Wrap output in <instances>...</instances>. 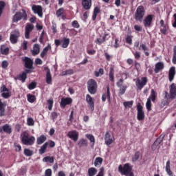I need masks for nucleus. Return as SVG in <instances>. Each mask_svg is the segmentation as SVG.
Listing matches in <instances>:
<instances>
[{"label": "nucleus", "mask_w": 176, "mask_h": 176, "mask_svg": "<svg viewBox=\"0 0 176 176\" xmlns=\"http://www.w3.org/2000/svg\"><path fill=\"white\" fill-rule=\"evenodd\" d=\"M22 143L25 145H32L35 141L34 136L29 137V134L27 132H23L21 138Z\"/></svg>", "instance_id": "1"}, {"label": "nucleus", "mask_w": 176, "mask_h": 176, "mask_svg": "<svg viewBox=\"0 0 176 176\" xmlns=\"http://www.w3.org/2000/svg\"><path fill=\"white\" fill-rule=\"evenodd\" d=\"M28 16L25 10H23L22 12H16L12 19L13 23H17L20 20L23 19L24 21H27Z\"/></svg>", "instance_id": "2"}, {"label": "nucleus", "mask_w": 176, "mask_h": 176, "mask_svg": "<svg viewBox=\"0 0 176 176\" xmlns=\"http://www.w3.org/2000/svg\"><path fill=\"white\" fill-rule=\"evenodd\" d=\"M144 15H145V11H144V7L140 6L137 8V10L135 13V19L137 21L142 22Z\"/></svg>", "instance_id": "3"}, {"label": "nucleus", "mask_w": 176, "mask_h": 176, "mask_svg": "<svg viewBox=\"0 0 176 176\" xmlns=\"http://www.w3.org/2000/svg\"><path fill=\"white\" fill-rule=\"evenodd\" d=\"M20 37V32L18 29L13 30L10 33V41L12 44H16L18 42V39Z\"/></svg>", "instance_id": "4"}, {"label": "nucleus", "mask_w": 176, "mask_h": 176, "mask_svg": "<svg viewBox=\"0 0 176 176\" xmlns=\"http://www.w3.org/2000/svg\"><path fill=\"white\" fill-rule=\"evenodd\" d=\"M88 85V91L91 94H94L96 92L97 90V82L91 79L87 82Z\"/></svg>", "instance_id": "5"}, {"label": "nucleus", "mask_w": 176, "mask_h": 176, "mask_svg": "<svg viewBox=\"0 0 176 176\" xmlns=\"http://www.w3.org/2000/svg\"><path fill=\"white\" fill-rule=\"evenodd\" d=\"M132 168L130 166L129 164H124L123 166L120 165L118 167V170L122 175H126L131 172Z\"/></svg>", "instance_id": "6"}, {"label": "nucleus", "mask_w": 176, "mask_h": 176, "mask_svg": "<svg viewBox=\"0 0 176 176\" xmlns=\"http://www.w3.org/2000/svg\"><path fill=\"white\" fill-rule=\"evenodd\" d=\"M1 96L3 98H8L11 96V91L4 85H3L0 89Z\"/></svg>", "instance_id": "7"}, {"label": "nucleus", "mask_w": 176, "mask_h": 176, "mask_svg": "<svg viewBox=\"0 0 176 176\" xmlns=\"http://www.w3.org/2000/svg\"><path fill=\"white\" fill-rule=\"evenodd\" d=\"M147 82V78L146 77H143L141 78V80L139 78L137 79L135 85L137 87L141 90L146 85Z\"/></svg>", "instance_id": "8"}, {"label": "nucleus", "mask_w": 176, "mask_h": 176, "mask_svg": "<svg viewBox=\"0 0 176 176\" xmlns=\"http://www.w3.org/2000/svg\"><path fill=\"white\" fill-rule=\"evenodd\" d=\"M137 110H138V119L139 120H143L144 119V112L142 110V106L140 103H138L137 105Z\"/></svg>", "instance_id": "9"}, {"label": "nucleus", "mask_w": 176, "mask_h": 176, "mask_svg": "<svg viewBox=\"0 0 176 176\" xmlns=\"http://www.w3.org/2000/svg\"><path fill=\"white\" fill-rule=\"evenodd\" d=\"M32 10L34 13L38 14L39 17L41 18L43 16V8L41 6L34 5L32 6Z\"/></svg>", "instance_id": "10"}, {"label": "nucleus", "mask_w": 176, "mask_h": 176, "mask_svg": "<svg viewBox=\"0 0 176 176\" xmlns=\"http://www.w3.org/2000/svg\"><path fill=\"white\" fill-rule=\"evenodd\" d=\"M153 15H148L144 19L143 23L145 28L151 27V25L153 21Z\"/></svg>", "instance_id": "11"}, {"label": "nucleus", "mask_w": 176, "mask_h": 176, "mask_svg": "<svg viewBox=\"0 0 176 176\" xmlns=\"http://www.w3.org/2000/svg\"><path fill=\"white\" fill-rule=\"evenodd\" d=\"M34 25L32 24H27L25 26V37L28 39L30 38V33L33 30Z\"/></svg>", "instance_id": "12"}, {"label": "nucleus", "mask_w": 176, "mask_h": 176, "mask_svg": "<svg viewBox=\"0 0 176 176\" xmlns=\"http://www.w3.org/2000/svg\"><path fill=\"white\" fill-rule=\"evenodd\" d=\"M168 30V27L164 24V21L163 20L160 21V32L162 34L166 35L167 34V31Z\"/></svg>", "instance_id": "13"}, {"label": "nucleus", "mask_w": 176, "mask_h": 176, "mask_svg": "<svg viewBox=\"0 0 176 176\" xmlns=\"http://www.w3.org/2000/svg\"><path fill=\"white\" fill-rule=\"evenodd\" d=\"M45 69L46 71L45 81L47 84L51 85L52 82V75L50 74V70L47 67H45Z\"/></svg>", "instance_id": "14"}, {"label": "nucleus", "mask_w": 176, "mask_h": 176, "mask_svg": "<svg viewBox=\"0 0 176 176\" xmlns=\"http://www.w3.org/2000/svg\"><path fill=\"white\" fill-rule=\"evenodd\" d=\"M23 60L25 63V67L28 69H32V65H33V61L30 58L28 57H25Z\"/></svg>", "instance_id": "15"}, {"label": "nucleus", "mask_w": 176, "mask_h": 176, "mask_svg": "<svg viewBox=\"0 0 176 176\" xmlns=\"http://www.w3.org/2000/svg\"><path fill=\"white\" fill-rule=\"evenodd\" d=\"M68 136L70 139L73 140L74 142H76L78 139V133L76 131H69L68 133Z\"/></svg>", "instance_id": "16"}, {"label": "nucleus", "mask_w": 176, "mask_h": 176, "mask_svg": "<svg viewBox=\"0 0 176 176\" xmlns=\"http://www.w3.org/2000/svg\"><path fill=\"white\" fill-rule=\"evenodd\" d=\"M86 100L90 106L91 111H93L94 110V99L89 94H87L86 96Z\"/></svg>", "instance_id": "17"}, {"label": "nucleus", "mask_w": 176, "mask_h": 176, "mask_svg": "<svg viewBox=\"0 0 176 176\" xmlns=\"http://www.w3.org/2000/svg\"><path fill=\"white\" fill-rule=\"evenodd\" d=\"M82 6L85 10H89L91 7V0H82Z\"/></svg>", "instance_id": "18"}, {"label": "nucleus", "mask_w": 176, "mask_h": 176, "mask_svg": "<svg viewBox=\"0 0 176 176\" xmlns=\"http://www.w3.org/2000/svg\"><path fill=\"white\" fill-rule=\"evenodd\" d=\"M170 94L172 99L176 98V84L173 83L170 86Z\"/></svg>", "instance_id": "19"}, {"label": "nucleus", "mask_w": 176, "mask_h": 176, "mask_svg": "<svg viewBox=\"0 0 176 176\" xmlns=\"http://www.w3.org/2000/svg\"><path fill=\"white\" fill-rule=\"evenodd\" d=\"M72 102V100L70 98H62L60 101V107L65 108L66 105L71 104Z\"/></svg>", "instance_id": "20"}, {"label": "nucleus", "mask_w": 176, "mask_h": 176, "mask_svg": "<svg viewBox=\"0 0 176 176\" xmlns=\"http://www.w3.org/2000/svg\"><path fill=\"white\" fill-rule=\"evenodd\" d=\"M98 33L100 36L103 34L102 38H104V40L106 41L107 39H108L107 38V37L109 36V30L105 31L103 30V28H99Z\"/></svg>", "instance_id": "21"}, {"label": "nucleus", "mask_w": 176, "mask_h": 176, "mask_svg": "<svg viewBox=\"0 0 176 176\" xmlns=\"http://www.w3.org/2000/svg\"><path fill=\"white\" fill-rule=\"evenodd\" d=\"M3 131L5 133L10 134L12 133V128L8 124H5L2 127H0V131Z\"/></svg>", "instance_id": "22"}, {"label": "nucleus", "mask_w": 176, "mask_h": 176, "mask_svg": "<svg viewBox=\"0 0 176 176\" xmlns=\"http://www.w3.org/2000/svg\"><path fill=\"white\" fill-rule=\"evenodd\" d=\"M105 143L107 145H110L113 142V138L110 135L109 133L107 131L104 138Z\"/></svg>", "instance_id": "23"}, {"label": "nucleus", "mask_w": 176, "mask_h": 176, "mask_svg": "<svg viewBox=\"0 0 176 176\" xmlns=\"http://www.w3.org/2000/svg\"><path fill=\"white\" fill-rule=\"evenodd\" d=\"M164 67V65L162 62H159L155 65V72L157 74L160 71L162 70Z\"/></svg>", "instance_id": "24"}, {"label": "nucleus", "mask_w": 176, "mask_h": 176, "mask_svg": "<svg viewBox=\"0 0 176 176\" xmlns=\"http://www.w3.org/2000/svg\"><path fill=\"white\" fill-rule=\"evenodd\" d=\"M164 135H161L158 138L156 141L154 142L153 145L152 146V148L153 150L156 149L157 146L160 144V143L163 141Z\"/></svg>", "instance_id": "25"}, {"label": "nucleus", "mask_w": 176, "mask_h": 176, "mask_svg": "<svg viewBox=\"0 0 176 176\" xmlns=\"http://www.w3.org/2000/svg\"><path fill=\"white\" fill-rule=\"evenodd\" d=\"M33 56H36L40 52V45L38 44H35L33 46V50L31 51Z\"/></svg>", "instance_id": "26"}, {"label": "nucleus", "mask_w": 176, "mask_h": 176, "mask_svg": "<svg viewBox=\"0 0 176 176\" xmlns=\"http://www.w3.org/2000/svg\"><path fill=\"white\" fill-rule=\"evenodd\" d=\"M107 93L103 94L102 96V100L103 102H104L106 100V99H108V100L110 102L111 98H110V91H109V87H107Z\"/></svg>", "instance_id": "27"}, {"label": "nucleus", "mask_w": 176, "mask_h": 176, "mask_svg": "<svg viewBox=\"0 0 176 176\" xmlns=\"http://www.w3.org/2000/svg\"><path fill=\"white\" fill-rule=\"evenodd\" d=\"M175 75V67H171L170 69L169 75H168L169 80L170 82H172L173 80L174 79Z\"/></svg>", "instance_id": "28"}, {"label": "nucleus", "mask_w": 176, "mask_h": 176, "mask_svg": "<svg viewBox=\"0 0 176 176\" xmlns=\"http://www.w3.org/2000/svg\"><path fill=\"white\" fill-rule=\"evenodd\" d=\"M166 171L169 176H173V172L170 170V162L168 160L166 164Z\"/></svg>", "instance_id": "29"}, {"label": "nucleus", "mask_w": 176, "mask_h": 176, "mask_svg": "<svg viewBox=\"0 0 176 176\" xmlns=\"http://www.w3.org/2000/svg\"><path fill=\"white\" fill-rule=\"evenodd\" d=\"M1 54L3 55H8L9 53V48L5 45H1L0 47Z\"/></svg>", "instance_id": "30"}, {"label": "nucleus", "mask_w": 176, "mask_h": 176, "mask_svg": "<svg viewBox=\"0 0 176 176\" xmlns=\"http://www.w3.org/2000/svg\"><path fill=\"white\" fill-rule=\"evenodd\" d=\"M5 107L6 104L3 103L0 100V116H3L5 115Z\"/></svg>", "instance_id": "31"}, {"label": "nucleus", "mask_w": 176, "mask_h": 176, "mask_svg": "<svg viewBox=\"0 0 176 176\" xmlns=\"http://www.w3.org/2000/svg\"><path fill=\"white\" fill-rule=\"evenodd\" d=\"M98 172V170L95 168H90L88 169V175L94 176Z\"/></svg>", "instance_id": "32"}, {"label": "nucleus", "mask_w": 176, "mask_h": 176, "mask_svg": "<svg viewBox=\"0 0 176 176\" xmlns=\"http://www.w3.org/2000/svg\"><path fill=\"white\" fill-rule=\"evenodd\" d=\"M140 50H142L144 52V54L146 56H148L149 53L148 52V48L144 44L140 45V47L139 48Z\"/></svg>", "instance_id": "33"}, {"label": "nucleus", "mask_w": 176, "mask_h": 176, "mask_svg": "<svg viewBox=\"0 0 176 176\" xmlns=\"http://www.w3.org/2000/svg\"><path fill=\"white\" fill-rule=\"evenodd\" d=\"M51 50V46L48 45L47 47H45L43 50L42 51L41 54V57L43 58L47 53L48 50Z\"/></svg>", "instance_id": "34"}, {"label": "nucleus", "mask_w": 176, "mask_h": 176, "mask_svg": "<svg viewBox=\"0 0 176 176\" xmlns=\"http://www.w3.org/2000/svg\"><path fill=\"white\" fill-rule=\"evenodd\" d=\"M62 47L63 48H67L69 44V39L64 38L63 40L61 41Z\"/></svg>", "instance_id": "35"}, {"label": "nucleus", "mask_w": 176, "mask_h": 176, "mask_svg": "<svg viewBox=\"0 0 176 176\" xmlns=\"http://www.w3.org/2000/svg\"><path fill=\"white\" fill-rule=\"evenodd\" d=\"M43 162H50L52 164L54 162V159L53 157L51 156H47L43 159Z\"/></svg>", "instance_id": "36"}, {"label": "nucleus", "mask_w": 176, "mask_h": 176, "mask_svg": "<svg viewBox=\"0 0 176 176\" xmlns=\"http://www.w3.org/2000/svg\"><path fill=\"white\" fill-rule=\"evenodd\" d=\"M46 140V137L43 135H41L39 138H37V144H41Z\"/></svg>", "instance_id": "37"}, {"label": "nucleus", "mask_w": 176, "mask_h": 176, "mask_svg": "<svg viewBox=\"0 0 176 176\" xmlns=\"http://www.w3.org/2000/svg\"><path fill=\"white\" fill-rule=\"evenodd\" d=\"M100 8L98 7H96L94 10V14H93V16H92L93 21L96 20L97 14L98 13H100Z\"/></svg>", "instance_id": "38"}, {"label": "nucleus", "mask_w": 176, "mask_h": 176, "mask_svg": "<svg viewBox=\"0 0 176 176\" xmlns=\"http://www.w3.org/2000/svg\"><path fill=\"white\" fill-rule=\"evenodd\" d=\"M103 160L101 157H97L94 162V165L96 167L100 166L102 163Z\"/></svg>", "instance_id": "39"}, {"label": "nucleus", "mask_w": 176, "mask_h": 176, "mask_svg": "<svg viewBox=\"0 0 176 176\" xmlns=\"http://www.w3.org/2000/svg\"><path fill=\"white\" fill-rule=\"evenodd\" d=\"M48 143L45 142L39 149V153L43 154L45 152Z\"/></svg>", "instance_id": "40"}, {"label": "nucleus", "mask_w": 176, "mask_h": 176, "mask_svg": "<svg viewBox=\"0 0 176 176\" xmlns=\"http://www.w3.org/2000/svg\"><path fill=\"white\" fill-rule=\"evenodd\" d=\"M120 88V91H119V95L120 96H122L124 94L126 89H127V86L125 85V86H123V87H119Z\"/></svg>", "instance_id": "41"}, {"label": "nucleus", "mask_w": 176, "mask_h": 176, "mask_svg": "<svg viewBox=\"0 0 176 176\" xmlns=\"http://www.w3.org/2000/svg\"><path fill=\"white\" fill-rule=\"evenodd\" d=\"M78 145H79L80 147L87 146V140H85L84 139H81L78 142Z\"/></svg>", "instance_id": "42"}, {"label": "nucleus", "mask_w": 176, "mask_h": 176, "mask_svg": "<svg viewBox=\"0 0 176 176\" xmlns=\"http://www.w3.org/2000/svg\"><path fill=\"white\" fill-rule=\"evenodd\" d=\"M133 101L124 102L123 103L126 109L131 108L133 106Z\"/></svg>", "instance_id": "43"}, {"label": "nucleus", "mask_w": 176, "mask_h": 176, "mask_svg": "<svg viewBox=\"0 0 176 176\" xmlns=\"http://www.w3.org/2000/svg\"><path fill=\"white\" fill-rule=\"evenodd\" d=\"M148 98H150V100H151L153 102L155 100L156 96H155V91H154V89L151 90V94Z\"/></svg>", "instance_id": "44"}, {"label": "nucleus", "mask_w": 176, "mask_h": 176, "mask_svg": "<svg viewBox=\"0 0 176 176\" xmlns=\"http://www.w3.org/2000/svg\"><path fill=\"white\" fill-rule=\"evenodd\" d=\"M164 98H165V102L164 103V105H166L168 104V100L172 98L170 97V95H169L168 92H165Z\"/></svg>", "instance_id": "45"}, {"label": "nucleus", "mask_w": 176, "mask_h": 176, "mask_svg": "<svg viewBox=\"0 0 176 176\" xmlns=\"http://www.w3.org/2000/svg\"><path fill=\"white\" fill-rule=\"evenodd\" d=\"M28 100L30 102L33 103L36 100V98L34 96L29 94L28 95Z\"/></svg>", "instance_id": "46"}, {"label": "nucleus", "mask_w": 176, "mask_h": 176, "mask_svg": "<svg viewBox=\"0 0 176 176\" xmlns=\"http://www.w3.org/2000/svg\"><path fill=\"white\" fill-rule=\"evenodd\" d=\"M86 137L90 140L91 142L93 143V146H94V143H95V138H94V135H92L91 134H87Z\"/></svg>", "instance_id": "47"}, {"label": "nucleus", "mask_w": 176, "mask_h": 176, "mask_svg": "<svg viewBox=\"0 0 176 176\" xmlns=\"http://www.w3.org/2000/svg\"><path fill=\"white\" fill-rule=\"evenodd\" d=\"M116 85L118 88L126 86V85H124V80L122 78L117 82Z\"/></svg>", "instance_id": "48"}, {"label": "nucleus", "mask_w": 176, "mask_h": 176, "mask_svg": "<svg viewBox=\"0 0 176 176\" xmlns=\"http://www.w3.org/2000/svg\"><path fill=\"white\" fill-rule=\"evenodd\" d=\"M6 6V3L3 1H0V16L3 13V10Z\"/></svg>", "instance_id": "49"}, {"label": "nucleus", "mask_w": 176, "mask_h": 176, "mask_svg": "<svg viewBox=\"0 0 176 176\" xmlns=\"http://www.w3.org/2000/svg\"><path fill=\"white\" fill-rule=\"evenodd\" d=\"M103 74H104V70H103V69H100L98 72L96 71V72H94V74H95V76H96V77H98V76H102V75H103Z\"/></svg>", "instance_id": "50"}, {"label": "nucleus", "mask_w": 176, "mask_h": 176, "mask_svg": "<svg viewBox=\"0 0 176 176\" xmlns=\"http://www.w3.org/2000/svg\"><path fill=\"white\" fill-rule=\"evenodd\" d=\"M33 152L32 151L30 150V149H28V148H25L24 150V154L26 155V156H31L32 155Z\"/></svg>", "instance_id": "51"}, {"label": "nucleus", "mask_w": 176, "mask_h": 176, "mask_svg": "<svg viewBox=\"0 0 176 176\" xmlns=\"http://www.w3.org/2000/svg\"><path fill=\"white\" fill-rule=\"evenodd\" d=\"M109 78L111 82L114 81V74H113V69L111 68L109 72Z\"/></svg>", "instance_id": "52"}, {"label": "nucleus", "mask_w": 176, "mask_h": 176, "mask_svg": "<svg viewBox=\"0 0 176 176\" xmlns=\"http://www.w3.org/2000/svg\"><path fill=\"white\" fill-rule=\"evenodd\" d=\"M27 124L28 126H33L34 124V120L31 118H28Z\"/></svg>", "instance_id": "53"}, {"label": "nucleus", "mask_w": 176, "mask_h": 176, "mask_svg": "<svg viewBox=\"0 0 176 176\" xmlns=\"http://www.w3.org/2000/svg\"><path fill=\"white\" fill-rule=\"evenodd\" d=\"M26 78H27L26 73H23V74L19 76V80H21V81L23 82H25Z\"/></svg>", "instance_id": "54"}, {"label": "nucleus", "mask_w": 176, "mask_h": 176, "mask_svg": "<svg viewBox=\"0 0 176 176\" xmlns=\"http://www.w3.org/2000/svg\"><path fill=\"white\" fill-rule=\"evenodd\" d=\"M47 104H49L48 109L52 110V107H53V100L52 99L48 100H47Z\"/></svg>", "instance_id": "55"}, {"label": "nucleus", "mask_w": 176, "mask_h": 176, "mask_svg": "<svg viewBox=\"0 0 176 176\" xmlns=\"http://www.w3.org/2000/svg\"><path fill=\"white\" fill-rule=\"evenodd\" d=\"M173 52V63L176 64V46L174 47Z\"/></svg>", "instance_id": "56"}, {"label": "nucleus", "mask_w": 176, "mask_h": 176, "mask_svg": "<svg viewBox=\"0 0 176 176\" xmlns=\"http://www.w3.org/2000/svg\"><path fill=\"white\" fill-rule=\"evenodd\" d=\"M63 12H64V9L63 8H60L56 12V16L58 17H59V16H60L63 14Z\"/></svg>", "instance_id": "57"}, {"label": "nucleus", "mask_w": 176, "mask_h": 176, "mask_svg": "<svg viewBox=\"0 0 176 176\" xmlns=\"http://www.w3.org/2000/svg\"><path fill=\"white\" fill-rule=\"evenodd\" d=\"M146 105V108L148 111L151 110V102L150 98H148Z\"/></svg>", "instance_id": "58"}, {"label": "nucleus", "mask_w": 176, "mask_h": 176, "mask_svg": "<svg viewBox=\"0 0 176 176\" xmlns=\"http://www.w3.org/2000/svg\"><path fill=\"white\" fill-rule=\"evenodd\" d=\"M106 40L102 38H97L96 41V43L98 45H101L102 43H104Z\"/></svg>", "instance_id": "59"}, {"label": "nucleus", "mask_w": 176, "mask_h": 176, "mask_svg": "<svg viewBox=\"0 0 176 176\" xmlns=\"http://www.w3.org/2000/svg\"><path fill=\"white\" fill-rule=\"evenodd\" d=\"M140 157V153L137 152L135 153L134 157H133V161L136 162Z\"/></svg>", "instance_id": "60"}, {"label": "nucleus", "mask_w": 176, "mask_h": 176, "mask_svg": "<svg viewBox=\"0 0 176 176\" xmlns=\"http://www.w3.org/2000/svg\"><path fill=\"white\" fill-rule=\"evenodd\" d=\"M36 86V84L35 82H32L28 86V89L32 90V89H34Z\"/></svg>", "instance_id": "61"}, {"label": "nucleus", "mask_w": 176, "mask_h": 176, "mask_svg": "<svg viewBox=\"0 0 176 176\" xmlns=\"http://www.w3.org/2000/svg\"><path fill=\"white\" fill-rule=\"evenodd\" d=\"M72 26H73L74 28H79V27H80V25H79L78 21H73L72 23Z\"/></svg>", "instance_id": "62"}, {"label": "nucleus", "mask_w": 176, "mask_h": 176, "mask_svg": "<svg viewBox=\"0 0 176 176\" xmlns=\"http://www.w3.org/2000/svg\"><path fill=\"white\" fill-rule=\"evenodd\" d=\"M45 176H52V170L47 169L45 172Z\"/></svg>", "instance_id": "63"}, {"label": "nucleus", "mask_w": 176, "mask_h": 176, "mask_svg": "<svg viewBox=\"0 0 176 176\" xmlns=\"http://www.w3.org/2000/svg\"><path fill=\"white\" fill-rule=\"evenodd\" d=\"M104 169L103 167H102L100 170V172L96 176H104Z\"/></svg>", "instance_id": "64"}]
</instances>
